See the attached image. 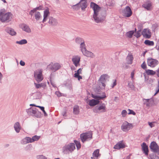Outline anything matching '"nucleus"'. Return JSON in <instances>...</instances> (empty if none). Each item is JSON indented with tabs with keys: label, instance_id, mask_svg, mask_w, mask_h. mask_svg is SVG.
I'll return each mask as SVG.
<instances>
[{
	"label": "nucleus",
	"instance_id": "obj_1",
	"mask_svg": "<svg viewBox=\"0 0 159 159\" xmlns=\"http://www.w3.org/2000/svg\"><path fill=\"white\" fill-rule=\"evenodd\" d=\"M11 14L7 12L4 9L0 10V21L2 23L8 22L11 20L10 17Z\"/></svg>",
	"mask_w": 159,
	"mask_h": 159
},
{
	"label": "nucleus",
	"instance_id": "obj_2",
	"mask_svg": "<svg viewBox=\"0 0 159 159\" xmlns=\"http://www.w3.org/2000/svg\"><path fill=\"white\" fill-rule=\"evenodd\" d=\"M90 7L93 10L94 12L93 18L94 22L97 23H99V18L98 17V10L99 9V6L94 2H91L90 4Z\"/></svg>",
	"mask_w": 159,
	"mask_h": 159
},
{
	"label": "nucleus",
	"instance_id": "obj_3",
	"mask_svg": "<svg viewBox=\"0 0 159 159\" xmlns=\"http://www.w3.org/2000/svg\"><path fill=\"white\" fill-rule=\"evenodd\" d=\"M26 111L29 115L34 116L37 118H41L42 116L41 112L39 111L38 109L35 108L30 107L26 109Z\"/></svg>",
	"mask_w": 159,
	"mask_h": 159
},
{
	"label": "nucleus",
	"instance_id": "obj_4",
	"mask_svg": "<svg viewBox=\"0 0 159 159\" xmlns=\"http://www.w3.org/2000/svg\"><path fill=\"white\" fill-rule=\"evenodd\" d=\"M80 48H81V51L84 55L92 58H93L94 57V55L92 52L87 50L84 41L83 42V43H80Z\"/></svg>",
	"mask_w": 159,
	"mask_h": 159
},
{
	"label": "nucleus",
	"instance_id": "obj_5",
	"mask_svg": "<svg viewBox=\"0 0 159 159\" xmlns=\"http://www.w3.org/2000/svg\"><path fill=\"white\" fill-rule=\"evenodd\" d=\"M75 149V144L74 143L66 144L63 148V152L66 154L71 153Z\"/></svg>",
	"mask_w": 159,
	"mask_h": 159
},
{
	"label": "nucleus",
	"instance_id": "obj_6",
	"mask_svg": "<svg viewBox=\"0 0 159 159\" xmlns=\"http://www.w3.org/2000/svg\"><path fill=\"white\" fill-rule=\"evenodd\" d=\"M80 137L82 142L84 143L92 138V132L83 133L80 135Z\"/></svg>",
	"mask_w": 159,
	"mask_h": 159
},
{
	"label": "nucleus",
	"instance_id": "obj_7",
	"mask_svg": "<svg viewBox=\"0 0 159 159\" xmlns=\"http://www.w3.org/2000/svg\"><path fill=\"white\" fill-rule=\"evenodd\" d=\"M133 127V124L129 123L128 122H124L121 126V129L124 132H127L132 129Z\"/></svg>",
	"mask_w": 159,
	"mask_h": 159
},
{
	"label": "nucleus",
	"instance_id": "obj_8",
	"mask_svg": "<svg viewBox=\"0 0 159 159\" xmlns=\"http://www.w3.org/2000/svg\"><path fill=\"white\" fill-rule=\"evenodd\" d=\"M34 76L35 80L38 83L41 82L43 79L41 70H36L34 72Z\"/></svg>",
	"mask_w": 159,
	"mask_h": 159
},
{
	"label": "nucleus",
	"instance_id": "obj_9",
	"mask_svg": "<svg viewBox=\"0 0 159 159\" xmlns=\"http://www.w3.org/2000/svg\"><path fill=\"white\" fill-rule=\"evenodd\" d=\"M109 77L108 75L104 74L102 75L100 77V86L102 85L103 89H104L106 86V81L108 80Z\"/></svg>",
	"mask_w": 159,
	"mask_h": 159
},
{
	"label": "nucleus",
	"instance_id": "obj_10",
	"mask_svg": "<svg viewBox=\"0 0 159 159\" xmlns=\"http://www.w3.org/2000/svg\"><path fill=\"white\" fill-rule=\"evenodd\" d=\"M158 61L156 59H153L151 58H149L148 59V65L152 67H155L158 64Z\"/></svg>",
	"mask_w": 159,
	"mask_h": 159
},
{
	"label": "nucleus",
	"instance_id": "obj_11",
	"mask_svg": "<svg viewBox=\"0 0 159 159\" xmlns=\"http://www.w3.org/2000/svg\"><path fill=\"white\" fill-rule=\"evenodd\" d=\"M123 15L126 17H130L132 15V11L129 7H126L123 11Z\"/></svg>",
	"mask_w": 159,
	"mask_h": 159
},
{
	"label": "nucleus",
	"instance_id": "obj_12",
	"mask_svg": "<svg viewBox=\"0 0 159 159\" xmlns=\"http://www.w3.org/2000/svg\"><path fill=\"white\" fill-rule=\"evenodd\" d=\"M80 57L78 55L74 56L72 59V61L76 67L80 66Z\"/></svg>",
	"mask_w": 159,
	"mask_h": 159
},
{
	"label": "nucleus",
	"instance_id": "obj_13",
	"mask_svg": "<svg viewBox=\"0 0 159 159\" xmlns=\"http://www.w3.org/2000/svg\"><path fill=\"white\" fill-rule=\"evenodd\" d=\"M150 149L154 152H157L159 151V148L157 144L155 142H152L150 145Z\"/></svg>",
	"mask_w": 159,
	"mask_h": 159
},
{
	"label": "nucleus",
	"instance_id": "obj_14",
	"mask_svg": "<svg viewBox=\"0 0 159 159\" xmlns=\"http://www.w3.org/2000/svg\"><path fill=\"white\" fill-rule=\"evenodd\" d=\"M48 24L52 26L57 25L58 24L57 20L53 17L50 16L48 17Z\"/></svg>",
	"mask_w": 159,
	"mask_h": 159
},
{
	"label": "nucleus",
	"instance_id": "obj_15",
	"mask_svg": "<svg viewBox=\"0 0 159 159\" xmlns=\"http://www.w3.org/2000/svg\"><path fill=\"white\" fill-rule=\"evenodd\" d=\"M50 66L51 70L54 72H55L61 68V65L58 63H56L51 66L50 65Z\"/></svg>",
	"mask_w": 159,
	"mask_h": 159
},
{
	"label": "nucleus",
	"instance_id": "obj_16",
	"mask_svg": "<svg viewBox=\"0 0 159 159\" xmlns=\"http://www.w3.org/2000/svg\"><path fill=\"white\" fill-rule=\"evenodd\" d=\"M142 34L144 38L147 39H149L151 36L150 31L148 29H144L142 32Z\"/></svg>",
	"mask_w": 159,
	"mask_h": 159
},
{
	"label": "nucleus",
	"instance_id": "obj_17",
	"mask_svg": "<svg viewBox=\"0 0 159 159\" xmlns=\"http://www.w3.org/2000/svg\"><path fill=\"white\" fill-rule=\"evenodd\" d=\"M49 8H47L45 10L43 11V18L42 20V22L44 23L47 20L48 17L49 15L50 12L49 11Z\"/></svg>",
	"mask_w": 159,
	"mask_h": 159
},
{
	"label": "nucleus",
	"instance_id": "obj_18",
	"mask_svg": "<svg viewBox=\"0 0 159 159\" xmlns=\"http://www.w3.org/2000/svg\"><path fill=\"white\" fill-rule=\"evenodd\" d=\"M125 147V143L122 141H120L114 146V148L118 150L121 148H123Z\"/></svg>",
	"mask_w": 159,
	"mask_h": 159
},
{
	"label": "nucleus",
	"instance_id": "obj_19",
	"mask_svg": "<svg viewBox=\"0 0 159 159\" xmlns=\"http://www.w3.org/2000/svg\"><path fill=\"white\" fill-rule=\"evenodd\" d=\"M44 10L43 7L42 6H39V7H36L34 8L33 9L31 10L29 12V14L32 16L34 15V13L35 12H37V10Z\"/></svg>",
	"mask_w": 159,
	"mask_h": 159
},
{
	"label": "nucleus",
	"instance_id": "obj_20",
	"mask_svg": "<svg viewBox=\"0 0 159 159\" xmlns=\"http://www.w3.org/2000/svg\"><path fill=\"white\" fill-rule=\"evenodd\" d=\"M5 31L7 33L12 36H15L16 34V33L15 30L11 28L7 27L5 29Z\"/></svg>",
	"mask_w": 159,
	"mask_h": 159
},
{
	"label": "nucleus",
	"instance_id": "obj_21",
	"mask_svg": "<svg viewBox=\"0 0 159 159\" xmlns=\"http://www.w3.org/2000/svg\"><path fill=\"white\" fill-rule=\"evenodd\" d=\"M133 59L134 57L132 54L131 53H129L126 59V63L128 64H131Z\"/></svg>",
	"mask_w": 159,
	"mask_h": 159
},
{
	"label": "nucleus",
	"instance_id": "obj_22",
	"mask_svg": "<svg viewBox=\"0 0 159 159\" xmlns=\"http://www.w3.org/2000/svg\"><path fill=\"white\" fill-rule=\"evenodd\" d=\"M99 103V100H96L94 99H92L89 100V102L88 104L91 107H93Z\"/></svg>",
	"mask_w": 159,
	"mask_h": 159
},
{
	"label": "nucleus",
	"instance_id": "obj_23",
	"mask_svg": "<svg viewBox=\"0 0 159 159\" xmlns=\"http://www.w3.org/2000/svg\"><path fill=\"white\" fill-rule=\"evenodd\" d=\"M142 149L144 153L146 155L148 154V146L146 143H143L141 145Z\"/></svg>",
	"mask_w": 159,
	"mask_h": 159
},
{
	"label": "nucleus",
	"instance_id": "obj_24",
	"mask_svg": "<svg viewBox=\"0 0 159 159\" xmlns=\"http://www.w3.org/2000/svg\"><path fill=\"white\" fill-rule=\"evenodd\" d=\"M14 129L17 133H19L21 129L20 123L17 122L15 123L14 126Z\"/></svg>",
	"mask_w": 159,
	"mask_h": 159
},
{
	"label": "nucleus",
	"instance_id": "obj_25",
	"mask_svg": "<svg viewBox=\"0 0 159 159\" xmlns=\"http://www.w3.org/2000/svg\"><path fill=\"white\" fill-rule=\"evenodd\" d=\"M32 139L29 137H26L21 141V143L23 144H26L29 143H32Z\"/></svg>",
	"mask_w": 159,
	"mask_h": 159
},
{
	"label": "nucleus",
	"instance_id": "obj_26",
	"mask_svg": "<svg viewBox=\"0 0 159 159\" xmlns=\"http://www.w3.org/2000/svg\"><path fill=\"white\" fill-rule=\"evenodd\" d=\"M79 6L80 8H81L82 11H85V8H87V1L81 2L79 4Z\"/></svg>",
	"mask_w": 159,
	"mask_h": 159
},
{
	"label": "nucleus",
	"instance_id": "obj_27",
	"mask_svg": "<svg viewBox=\"0 0 159 159\" xmlns=\"http://www.w3.org/2000/svg\"><path fill=\"white\" fill-rule=\"evenodd\" d=\"M34 84L36 89H39L41 87L45 89L46 87V84L45 83L39 84L34 83Z\"/></svg>",
	"mask_w": 159,
	"mask_h": 159
},
{
	"label": "nucleus",
	"instance_id": "obj_28",
	"mask_svg": "<svg viewBox=\"0 0 159 159\" xmlns=\"http://www.w3.org/2000/svg\"><path fill=\"white\" fill-rule=\"evenodd\" d=\"M99 149H96L94 151L93 154V157H91V158H93L94 159H98L99 156Z\"/></svg>",
	"mask_w": 159,
	"mask_h": 159
},
{
	"label": "nucleus",
	"instance_id": "obj_29",
	"mask_svg": "<svg viewBox=\"0 0 159 159\" xmlns=\"http://www.w3.org/2000/svg\"><path fill=\"white\" fill-rule=\"evenodd\" d=\"M22 28L23 30L26 32L30 33L31 32V30L29 26L26 25H23Z\"/></svg>",
	"mask_w": 159,
	"mask_h": 159
},
{
	"label": "nucleus",
	"instance_id": "obj_30",
	"mask_svg": "<svg viewBox=\"0 0 159 159\" xmlns=\"http://www.w3.org/2000/svg\"><path fill=\"white\" fill-rule=\"evenodd\" d=\"M34 13V17L35 19L37 21L39 20L42 17L41 13L39 11L35 12Z\"/></svg>",
	"mask_w": 159,
	"mask_h": 159
},
{
	"label": "nucleus",
	"instance_id": "obj_31",
	"mask_svg": "<svg viewBox=\"0 0 159 159\" xmlns=\"http://www.w3.org/2000/svg\"><path fill=\"white\" fill-rule=\"evenodd\" d=\"M79 107L78 106H75L73 108V113L74 114L77 115L79 113Z\"/></svg>",
	"mask_w": 159,
	"mask_h": 159
},
{
	"label": "nucleus",
	"instance_id": "obj_32",
	"mask_svg": "<svg viewBox=\"0 0 159 159\" xmlns=\"http://www.w3.org/2000/svg\"><path fill=\"white\" fill-rule=\"evenodd\" d=\"M144 43L148 46H153L154 45V42L153 41L146 40L144 41Z\"/></svg>",
	"mask_w": 159,
	"mask_h": 159
},
{
	"label": "nucleus",
	"instance_id": "obj_33",
	"mask_svg": "<svg viewBox=\"0 0 159 159\" xmlns=\"http://www.w3.org/2000/svg\"><path fill=\"white\" fill-rule=\"evenodd\" d=\"M146 73L148 75H154L156 74V72L152 70H146Z\"/></svg>",
	"mask_w": 159,
	"mask_h": 159
},
{
	"label": "nucleus",
	"instance_id": "obj_34",
	"mask_svg": "<svg viewBox=\"0 0 159 159\" xmlns=\"http://www.w3.org/2000/svg\"><path fill=\"white\" fill-rule=\"evenodd\" d=\"M75 42L77 44H80L83 43V42H84L83 39L80 37H78L75 39Z\"/></svg>",
	"mask_w": 159,
	"mask_h": 159
},
{
	"label": "nucleus",
	"instance_id": "obj_35",
	"mask_svg": "<svg viewBox=\"0 0 159 159\" xmlns=\"http://www.w3.org/2000/svg\"><path fill=\"white\" fill-rule=\"evenodd\" d=\"M16 43L20 45L26 44L27 43V41L25 39H23L19 41H17Z\"/></svg>",
	"mask_w": 159,
	"mask_h": 159
},
{
	"label": "nucleus",
	"instance_id": "obj_36",
	"mask_svg": "<svg viewBox=\"0 0 159 159\" xmlns=\"http://www.w3.org/2000/svg\"><path fill=\"white\" fill-rule=\"evenodd\" d=\"M151 4L150 3L144 4L143 5V7L148 10H150L152 8Z\"/></svg>",
	"mask_w": 159,
	"mask_h": 159
},
{
	"label": "nucleus",
	"instance_id": "obj_37",
	"mask_svg": "<svg viewBox=\"0 0 159 159\" xmlns=\"http://www.w3.org/2000/svg\"><path fill=\"white\" fill-rule=\"evenodd\" d=\"M106 111V109L105 104H102L100 105V112H104Z\"/></svg>",
	"mask_w": 159,
	"mask_h": 159
},
{
	"label": "nucleus",
	"instance_id": "obj_38",
	"mask_svg": "<svg viewBox=\"0 0 159 159\" xmlns=\"http://www.w3.org/2000/svg\"><path fill=\"white\" fill-rule=\"evenodd\" d=\"M75 144L76 145L77 149L78 150L81 148V144L80 142L76 140L74 141Z\"/></svg>",
	"mask_w": 159,
	"mask_h": 159
},
{
	"label": "nucleus",
	"instance_id": "obj_39",
	"mask_svg": "<svg viewBox=\"0 0 159 159\" xmlns=\"http://www.w3.org/2000/svg\"><path fill=\"white\" fill-rule=\"evenodd\" d=\"M80 3V2H79L78 3L75 5H73L72 6V8L76 10H78L80 9L79 4Z\"/></svg>",
	"mask_w": 159,
	"mask_h": 159
},
{
	"label": "nucleus",
	"instance_id": "obj_40",
	"mask_svg": "<svg viewBox=\"0 0 159 159\" xmlns=\"http://www.w3.org/2000/svg\"><path fill=\"white\" fill-rule=\"evenodd\" d=\"M36 107L40 108L41 110V111H43L44 116H47V114L44 110V107L39 106H37Z\"/></svg>",
	"mask_w": 159,
	"mask_h": 159
},
{
	"label": "nucleus",
	"instance_id": "obj_41",
	"mask_svg": "<svg viewBox=\"0 0 159 159\" xmlns=\"http://www.w3.org/2000/svg\"><path fill=\"white\" fill-rule=\"evenodd\" d=\"M40 136H38L37 135H34L33 136L32 138V141L33 142H34V141H36L38 140L40 138Z\"/></svg>",
	"mask_w": 159,
	"mask_h": 159
},
{
	"label": "nucleus",
	"instance_id": "obj_42",
	"mask_svg": "<svg viewBox=\"0 0 159 159\" xmlns=\"http://www.w3.org/2000/svg\"><path fill=\"white\" fill-rule=\"evenodd\" d=\"M134 33V32L133 31H130L127 33L126 35L127 37L131 38L132 37Z\"/></svg>",
	"mask_w": 159,
	"mask_h": 159
},
{
	"label": "nucleus",
	"instance_id": "obj_43",
	"mask_svg": "<svg viewBox=\"0 0 159 159\" xmlns=\"http://www.w3.org/2000/svg\"><path fill=\"white\" fill-rule=\"evenodd\" d=\"M127 111L125 110H123L121 113L122 117H125L127 115Z\"/></svg>",
	"mask_w": 159,
	"mask_h": 159
},
{
	"label": "nucleus",
	"instance_id": "obj_44",
	"mask_svg": "<svg viewBox=\"0 0 159 159\" xmlns=\"http://www.w3.org/2000/svg\"><path fill=\"white\" fill-rule=\"evenodd\" d=\"M149 99H143V102H144V103L147 106H149Z\"/></svg>",
	"mask_w": 159,
	"mask_h": 159
},
{
	"label": "nucleus",
	"instance_id": "obj_45",
	"mask_svg": "<svg viewBox=\"0 0 159 159\" xmlns=\"http://www.w3.org/2000/svg\"><path fill=\"white\" fill-rule=\"evenodd\" d=\"M107 97L106 94L104 92L100 93V99L105 98Z\"/></svg>",
	"mask_w": 159,
	"mask_h": 159
},
{
	"label": "nucleus",
	"instance_id": "obj_46",
	"mask_svg": "<svg viewBox=\"0 0 159 159\" xmlns=\"http://www.w3.org/2000/svg\"><path fill=\"white\" fill-rule=\"evenodd\" d=\"M38 159H47V158L43 155H38L36 156Z\"/></svg>",
	"mask_w": 159,
	"mask_h": 159
},
{
	"label": "nucleus",
	"instance_id": "obj_47",
	"mask_svg": "<svg viewBox=\"0 0 159 159\" xmlns=\"http://www.w3.org/2000/svg\"><path fill=\"white\" fill-rule=\"evenodd\" d=\"M128 110L129 111V112L128 113V115L131 114L133 115H136L135 113L133 110L128 109Z\"/></svg>",
	"mask_w": 159,
	"mask_h": 159
},
{
	"label": "nucleus",
	"instance_id": "obj_48",
	"mask_svg": "<svg viewBox=\"0 0 159 159\" xmlns=\"http://www.w3.org/2000/svg\"><path fill=\"white\" fill-rule=\"evenodd\" d=\"M93 111L95 112L98 113L99 111V106H97L93 109Z\"/></svg>",
	"mask_w": 159,
	"mask_h": 159
},
{
	"label": "nucleus",
	"instance_id": "obj_49",
	"mask_svg": "<svg viewBox=\"0 0 159 159\" xmlns=\"http://www.w3.org/2000/svg\"><path fill=\"white\" fill-rule=\"evenodd\" d=\"M156 123V122H148V124L151 128H152L155 126V124Z\"/></svg>",
	"mask_w": 159,
	"mask_h": 159
},
{
	"label": "nucleus",
	"instance_id": "obj_50",
	"mask_svg": "<svg viewBox=\"0 0 159 159\" xmlns=\"http://www.w3.org/2000/svg\"><path fill=\"white\" fill-rule=\"evenodd\" d=\"M80 74H74V77L76 78H77L78 80H79L80 79H82V76L80 75Z\"/></svg>",
	"mask_w": 159,
	"mask_h": 159
},
{
	"label": "nucleus",
	"instance_id": "obj_51",
	"mask_svg": "<svg viewBox=\"0 0 159 159\" xmlns=\"http://www.w3.org/2000/svg\"><path fill=\"white\" fill-rule=\"evenodd\" d=\"M141 67L142 68L145 69L147 68V66L145 63V62L144 61L141 65Z\"/></svg>",
	"mask_w": 159,
	"mask_h": 159
},
{
	"label": "nucleus",
	"instance_id": "obj_52",
	"mask_svg": "<svg viewBox=\"0 0 159 159\" xmlns=\"http://www.w3.org/2000/svg\"><path fill=\"white\" fill-rule=\"evenodd\" d=\"M134 35L137 38H138L140 37L141 35L140 32V31H137L136 33Z\"/></svg>",
	"mask_w": 159,
	"mask_h": 159
},
{
	"label": "nucleus",
	"instance_id": "obj_53",
	"mask_svg": "<svg viewBox=\"0 0 159 159\" xmlns=\"http://www.w3.org/2000/svg\"><path fill=\"white\" fill-rule=\"evenodd\" d=\"M82 69L79 68L77 71L74 74H82ZM76 72V71H75Z\"/></svg>",
	"mask_w": 159,
	"mask_h": 159
},
{
	"label": "nucleus",
	"instance_id": "obj_54",
	"mask_svg": "<svg viewBox=\"0 0 159 159\" xmlns=\"http://www.w3.org/2000/svg\"><path fill=\"white\" fill-rule=\"evenodd\" d=\"M92 96L93 98L95 99H97L96 100H99V96H97L96 95H93V94H92Z\"/></svg>",
	"mask_w": 159,
	"mask_h": 159
},
{
	"label": "nucleus",
	"instance_id": "obj_55",
	"mask_svg": "<svg viewBox=\"0 0 159 159\" xmlns=\"http://www.w3.org/2000/svg\"><path fill=\"white\" fill-rule=\"evenodd\" d=\"M66 113H67V111L66 109H65L63 111L62 113V114L64 116H66Z\"/></svg>",
	"mask_w": 159,
	"mask_h": 159
},
{
	"label": "nucleus",
	"instance_id": "obj_56",
	"mask_svg": "<svg viewBox=\"0 0 159 159\" xmlns=\"http://www.w3.org/2000/svg\"><path fill=\"white\" fill-rule=\"evenodd\" d=\"M116 85V80H113V84L112 86V88H113Z\"/></svg>",
	"mask_w": 159,
	"mask_h": 159
},
{
	"label": "nucleus",
	"instance_id": "obj_57",
	"mask_svg": "<svg viewBox=\"0 0 159 159\" xmlns=\"http://www.w3.org/2000/svg\"><path fill=\"white\" fill-rule=\"evenodd\" d=\"M134 71H132L131 72V79L132 80L134 79Z\"/></svg>",
	"mask_w": 159,
	"mask_h": 159
},
{
	"label": "nucleus",
	"instance_id": "obj_58",
	"mask_svg": "<svg viewBox=\"0 0 159 159\" xmlns=\"http://www.w3.org/2000/svg\"><path fill=\"white\" fill-rule=\"evenodd\" d=\"M20 65L21 66H24L25 65V62L23 61L22 60H21L20 62Z\"/></svg>",
	"mask_w": 159,
	"mask_h": 159
},
{
	"label": "nucleus",
	"instance_id": "obj_59",
	"mask_svg": "<svg viewBox=\"0 0 159 159\" xmlns=\"http://www.w3.org/2000/svg\"><path fill=\"white\" fill-rule=\"evenodd\" d=\"M56 93L57 96L58 97H60L61 96V93L59 92H56Z\"/></svg>",
	"mask_w": 159,
	"mask_h": 159
},
{
	"label": "nucleus",
	"instance_id": "obj_60",
	"mask_svg": "<svg viewBox=\"0 0 159 159\" xmlns=\"http://www.w3.org/2000/svg\"><path fill=\"white\" fill-rule=\"evenodd\" d=\"M3 77V75L0 72V82L1 83V80H2Z\"/></svg>",
	"mask_w": 159,
	"mask_h": 159
},
{
	"label": "nucleus",
	"instance_id": "obj_61",
	"mask_svg": "<svg viewBox=\"0 0 159 159\" xmlns=\"http://www.w3.org/2000/svg\"><path fill=\"white\" fill-rule=\"evenodd\" d=\"M50 82L51 85L53 87H56V85L54 83L52 82V81L51 80H50Z\"/></svg>",
	"mask_w": 159,
	"mask_h": 159
},
{
	"label": "nucleus",
	"instance_id": "obj_62",
	"mask_svg": "<svg viewBox=\"0 0 159 159\" xmlns=\"http://www.w3.org/2000/svg\"><path fill=\"white\" fill-rule=\"evenodd\" d=\"M157 75L158 77H159V67L157 70Z\"/></svg>",
	"mask_w": 159,
	"mask_h": 159
},
{
	"label": "nucleus",
	"instance_id": "obj_63",
	"mask_svg": "<svg viewBox=\"0 0 159 159\" xmlns=\"http://www.w3.org/2000/svg\"><path fill=\"white\" fill-rule=\"evenodd\" d=\"M95 91H97V92H99V89L98 88H96V89H95Z\"/></svg>",
	"mask_w": 159,
	"mask_h": 159
},
{
	"label": "nucleus",
	"instance_id": "obj_64",
	"mask_svg": "<svg viewBox=\"0 0 159 159\" xmlns=\"http://www.w3.org/2000/svg\"><path fill=\"white\" fill-rule=\"evenodd\" d=\"M85 1H87V0H80V1L79 2H80V3L81 2H84Z\"/></svg>",
	"mask_w": 159,
	"mask_h": 159
}]
</instances>
